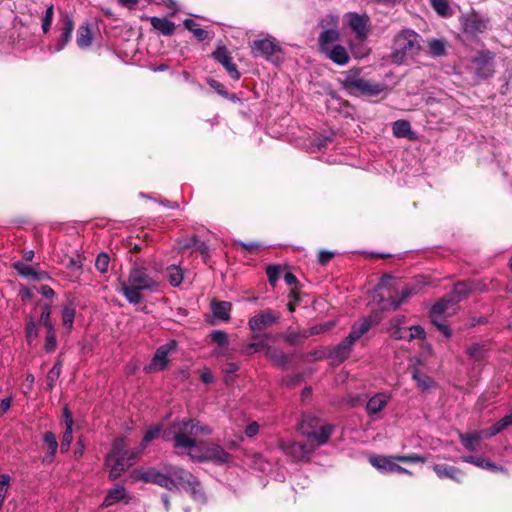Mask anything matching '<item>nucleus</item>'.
<instances>
[{
  "mask_svg": "<svg viewBox=\"0 0 512 512\" xmlns=\"http://www.w3.org/2000/svg\"><path fill=\"white\" fill-rule=\"evenodd\" d=\"M159 286L156 278L150 275L148 269L135 262L130 269L127 281H120V292L130 304H140L144 297L142 291H155Z\"/></svg>",
  "mask_w": 512,
  "mask_h": 512,
  "instance_id": "1",
  "label": "nucleus"
},
{
  "mask_svg": "<svg viewBox=\"0 0 512 512\" xmlns=\"http://www.w3.org/2000/svg\"><path fill=\"white\" fill-rule=\"evenodd\" d=\"M341 87L354 97H376L387 90V85L361 76V69L342 72L338 78Z\"/></svg>",
  "mask_w": 512,
  "mask_h": 512,
  "instance_id": "2",
  "label": "nucleus"
},
{
  "mask_svg": "<svg viewBox=\"0 0 512 512\" xmlns=\"http://www.w3.org/2000/svg\"><path fill=\"white\" fill-rule=\"evenodd\" d=\"M422 37L412 29H402L393 39L390 60L401 65L409 58L418 55L421 50Z\"/></svg>",
  "mask_w": 512,
  "mask_h": 512,
  "instance_id": "3",
  "label": "nucleus"
},
{
  "mask_svg": "<svg viewBox=\"0 0 512 512\" xmlns=\"http://www.w3.org/2000/svg\"><path fill=\"white\" fill-rule=\"evenodd\" d=\"M196 426H198V421L190 418L174 421L170 430L164 431L163 438L166 441L173 440L175 449H191L196 446L195 440L191 437Z\"/></svg>",
  "mask_w": 512,
  "mask_h": 512,
  "instance_id": "4",
  "label": "nucleus"
},
{
  "mask_svg": "<svg viewBox=\"0 0 512 512\" xmlns=\"http://www.w3.org/2000/svg\"><path fill=\"white\" fill-rule=\"evenodd\" d=\"M495 54L490 50H480L471 59V70L477 82L492 77L495 73Z\"/></svg>",
  "mask_w": 512,
  "mask_h": 512,
  "instance_id": "5",
  "label": "nucleus"
},
{
  "mask_svg": "<svg viewBox=\"0 0 512 512\" xmlns=\"http://www.w3.org/2000/svg\"><path fill=\"white\" fill-rule=\"evenodd\" d=\"M314 422L315 424H317V420L315 418L303 419V421L300 424V430L309 439L315 440L317 446H320L328 442L334 427L330 424H327L321 426L319 431H315L313 430Z\"/></svg>",
  "mask_w": 512,
  "mask_h": 512,
  "instance_id": "6",
  "label": "nucleus"
},
{
  "mask_svg": "<svg viewBox=\"0 0 512 512\" xmlns=\"http://www.w3.org/2000/svg\"><path fill=\"white\" fill-rule=\"evenodd\" d=\"M251 50L254 57H264L270 61H278L280 59L281 48L274 39L255 40L251 45Z\"/></svg>",
  "mask_w": 512,
  "mask_h": 512,
  "instance_id": "7",
  "label": "nucleus"
},
{
  "mask_svg": "<svg viewBox=\"0 0 512 512\" xmlns=\"http://www.w3.org/2000/svg\"><path fill=\"white\" fill-rule=\"evenodd\" d=\"M177 341L176 340H170L169 342L159 346L153 357L152 360L148 366V371H163L167 368L169 364L168 356L169 354L174 351L177 348Z\"/></svg>",
  "mask_w": 512,
  "mask_h": 512,
  "instance_id": "8",
  "label": "nucleus"
},
{
  "mask_svg": "<svg viewBox=\"0 0 512 512\" xmlns=\"http://www.w3.org/2000/svg\"><path fill=\"white\" fill-rule=\"evenodd\" d=\"M280 314L270 308L265 309L249 319L252 331H264L279 322Z\"/></svg>",
  "mask_w": 512,
  "mask_h": 512,
  "instance_id": "9",
  "label": "nucleus"
},
{
  "mask_svg": "<svg viewBox=\"0 0 512 512\" xmlns=\"http://www.w3.org/2000/svg\"><path fill=\"white\" fill-rule=\"evenodd\" d=\"M191 458L197 462H207L211 461L216 464H224L231 460L232 455L226 452L220 445L212 444L206 447L203 453L199 456H193L191 453H188Z\"/></svg>",
  "mask_w": 512,
  "mask_h": 512,
  "instance_id": "10",
  "label": "nucleus"
},
{
  "mask_svg": "<svg viewBox=\"0 0 512 512\" xmlns=\"http://www.w3.org/2000/svg\"><path fill=\"white\" fill-rule=\"evenodd\" d=\"M462 26L466 34L476 36L487 30L488 20L482 18L476 12H471L462 17Z\"/></svg>",
  "mask_w": 512,
  "mask_h": 512,
  "instance_id": "11",
  "label": "nucleus"
},
{
  "mask_svg": "<svg viewBox=\"0 0 512 512\" xmlns=\"http://www.w3.org/2000/svg\"><path fill=\"white\" fill-rule=\"evenodd\" d=\"M212 57L225 68L233 80L240 79L241 74L237 69V65L233 62V58L226 46L217 47V49L212 53Z\"/></svg>",
  "mask_w": 512,
  "mask_h": 512,
  "instance_id": "12",
  "label": "nucleus"
},
{
  "mask_svg": "<svg viewBox=\"0 0 512 512\" xmlns=\"http://www.w3.org/2000/svg\"><path fill=\"white\" fill-rule=\"evenodd\" d=\"M142 479L145 482L159 485L172 492L179 491V487L175 479H173L172 476L168 473L163 474L155 469H149L143 474Z\"/></svg>",
  "mask_w": 512,
  "mask_h": 512,
  "instance_id": "13",
  "label": "nucleus"
},
{
  "mask_svg": "<svg viewBox=\"0 0 512 512\" xmlns=\"http://www.w3.org/2000/svg\"><path fill=\"white\" fill-rule=\"evenodd\" d=\"M428 284H429V282H428L427 276H423V275L417 276L415 278V281L413 284L407 285L406 287H404L402 289L400 299L392 300L391 304L393 305V308L397 309L400 306V304L402 302H404L405 300H407L410 296L417 295V294L421 293L423 287Z\"/></svg>",
  "mask_w": 512,
  "mask_h": 512,
  "instance_id": "14",
  "label": "nucleus"
},
{
  "mask_svg": "<svg viewBox=\"0 0 512 512\" xmlns=\"http://www.w3.org/2000/svg\"><path fill=\"white\" fill-rule=\"evenodd\" d=\"M396 461L395 456H375L370 458L371 465L379 470L411 475L409 470L398 465Z\"/></svg>",
  "mask_w": 512,
  "mask_h": 512,
  "instance_id": "15",
  "label": "nucleus"
},
{
  "mask_svg": "<svg viewBox=\"0 0 512 512\" xmlns=\"http://www.w3.org/2000/svg\"><path fill=\"white\" fill-rule=\"evenodd\" d=\"M106 464L110 467L109 476L112 479L120 477L123 472L132 466V462L130 459H126V455H108Z\"/></svg>",
  "mask_w": 512,
  "mask_h": 512,
  "instance_id": "16",
  "label": "nucleus"
},
{
  "mask_svg": "<svg viewBox=\"0 0 512 512\" xmlns=\"http://www.w3.org/2000/svg\"><path fill=\"white\" fill-rule=\"evenodd\" d=\"M433 471L440 479L447 478L455 481L456 483H462L466 476L463 470L448 464H435L433 466Z\"/></svg>",
  "mask_w": 512,
  "mask_h": 512,
  "instance_id": "17",
  "label": "nucleus"
},
{
  "mask_svg": "<svg viewBox=\"0 0 512 512\" xmlns=\"http://www.w3.org/2000/svg\"><path fill=\"white\" fill-rule=\"evenodd\" d=\"M353 344L348 343L344 338L340 343H338L328 354V359L331 361L332 365H340L346 359L349 358L352 351Z\"/></svg>",
  "mask_w": 512,
  "mask_h": 512,
  "instance_id": "18",
  "label": "nucleus"
},
{
  "mask_svg": "<svg viewBox=\"0 0 512 512\" xmlns=\"http://www.w3.org/2000/svg\"><path fill=\"white\" fill-rule=\"evenodd\" d=\"M368 23L369 17L364 15H359L357 13L349 14V26L356 34L357 38L364 39L368 34Z\"/></svg>",
  "mask_w": 512,
  "mask_h": 512,
  "instance_id": "19",
  "label": "nucleus"
},
{
  "mask_svg": "<svg viewBox=\"0 0 512 512\" xmlns=\"http://www.w3.org/2000/svg\"><path fill=\"white\" fill-rule=\"evenodd\" d=\"M58 446L56 435L52 431H46L43 434V449L46 450V453L42 463L50 464L54 461Z\"/></svg>",
  "mask_w": 512,
  "mask_h": 512,
  "instance_id": "20",
  "label": "nucleus"
},
{
  "mask_svg": "<svg viewBox=\"0 0 512 512\" xmlns=\"http://www.w3.org/2000/svg\"><path fill=\"white\" fill-rule=\"evenodd\" d=\"M61 23H62V34L56 44V50L61 51L64 49V47L67 45V43L70 41L72 32L74 30V21L73 18L65 13L61 16Z\"/></svg>",
  "mask_w": 512,
  "mask_h": 512,
  "instance_id": "21",
  "label": "nucleus"
},
{
  "mask_svg": "<svg viewBox=\"0 0 512 512\" xmlns=\"http://www.w3.org/2000/svg\"><path fill=\"white\" fill-rule=\"evenodd\" d=\"M14 268L20 276L28 278V279L40 281V280H46L49 278L47 272L36 269L33 266H28L22 262H16L14 264Z\"/></svg>",
  "mask_w": 512,
  "mask_h": 512,
  "instance_id": "22",
  "label": "nucleus"
},
{
  "mask_svg": "<svg viewBox=\"0 0 512 512\" xmlns=\"http://www.w3.org/2000/svg\"><path fill=\"white\" fill-rule=\"evenodd\" d=\"M166 472H168L173 479H177L183 489L186 488V486L195 483L196 476L181 467L169 466L166 468Z\"/></svg>",
  "mask_w": 512,
  "mask_h": 512,
  "instance_id": "23",
  "label": "nucleus"
},
{
  "mask_svg": "<svg viewBox=\"0 0 512 512\" xmlns=\"http://www.w3.org/2000/svg\"><path fill=\"white\" fill-rule=\"evenodd\" d=\"M145 19L149 20L152 27L164 36H171L175 32V23L168 20L167 18L153 16L146 17Z\"/></svg>",
  "mask_w": 512,
  "mask_h": 512,
  "instance_id": "24",
  "label": "nucleus"
},
{
  "mask_svg": "<svg viewBox=\"0 0 512 512\" xmlns=\"http://www.w3.org/2000/svg\"><path fill=\"white\" fill-rule=\"evenodd\" d=\"M482 433L483 432L481 431H474L470 433L459 432L458 436L461 444L466 450L475 452L482 440Z\"/></svg>",
  "mask_w": 512,
  "mask_h": 512,
  "instance_id": "25",
  "label": "nucleus"
},
{
  "mask_svg": "<svg viewBox=\"0 0 512 512\" xmlns=\"http://www.w3.org/2000/svg\"><path fill=\"white\" fill-rule=\"evenodd\" d=\"M373 323L370 319H364L359 324H354L349 332L348 336L345 337L348 343L354 344L364 334H366L372 327Z\"/></svg>",
  "mask_w": 512,
  "mask_h": 512,
  "instance_id": "26",
  "label": "nucleus"
},
{
  "mask_svg": "<svg viewBox=\"0 0 512 512\" xmlns=\"http://www.w3.org/2000/svg\"><path fill=\"white\" fill-rule=\"evenodd\" d=\"M267 358L272 361L273 365L285 370L291 360V356L278 350L277 348L268 347L266 350Z\"/></svg>",
  "mask_w": 512,
  "mask_h": 512,
  "instance_id": "27",
  "label": "nucleus"
},
{
  "mask_svg": "<svg viewBox=\"0 0 512 512\" xmlns=\"http://www.w3.org/2000/svg\"><path fill=\"white\" fill-rule=\"evenodd\" d=\"M471 284L469 280L458 281L454 284L453 290L449 297L454 298V304L456 305L458 302L466 299L470 294Z\"/></svg>",
  "mask_w": 512,
  "mask_h": 512,
  "instance_id": "28",
  "label": "nucleus"
},
{
  "mask_svg": "<svg viewBox=\"0 0 512 512\" xmlns=\"http://www.w3.org/2000/svg\"><path fill=\"white\" fill-rule=\"evenodd\" d=\"M389 397L386 394L378 393L371 397L367 404L366 410L370 415H375L383 410V408L387 405Z\"/></svg>",
  "mask_w": 512,
  "mask_h": 512,
  "instance_id": "29",
  "label": "nucleus"
},
{
  "mask_svg": "<svg viewBox=\"0 0 512 512\" xmlns=\"http://www.w3.org/2000/svg\"><path fill=\"white\" fill-rule=\"evenodd\" d=\"M393 134L397 138H407L413 140L415 138L414 132L411 130V125L408 120L400 119L392 125Z\"/></svg>",
  "mask_w": 512,
  "mask_h": 512,
  "instance_id": "30",
  "label": "nucleus"
},
{
  "mask_svg": "<svg viewBox=\"0 0 512 512\" xmlns=\"http://www.w3.org/2000/svg\"><path fill=\"white\" fill-rule=\"evenodd\" d=\"M454 298L449 297V295L444 296L439 301H437L430 310V317H441L444 315L450 308L454 307Z\"/></svg>",
  "mask_w": 512,
  "mask_h": 512,
  "instance_id": "31",
  "label": "nucleus"
},
{
  "mask_svg": "<svg viewBox=\"0 0 512 512\" xmlns=\"http://www.w3.org/2000/svg\"><path fill=\"white\" fill-rule=\"evenodd\" d=\"M463 462L473 464L477 467H480L482 469L491 470V471H497L501 470L502 467H498L495 463L491 462L489 459L480 457V456H463L462 458Z\"/></svg>",
  "mask_w": 512,
  "mask_h": 512,
  "instance_id": "32",
  "label": "nucleus"
},
{
  "mask_svg": "<svg viewBox=\"0 0 512 512\" xmlns=\"http://www.w3.org/2000/svg\"><path fill=\"white\" fill-rule=\"evenodd\" d=\"M213 315L223 321L230 319L231 303L226 301H213L211 304Z\"/></svg>",
  "mask_w": 512,
  "mask_h": 512,
  "instance_id": "33",
  "label": "nucleus"
},
{
  "mask_svg": "<svg viewBox=\"0 0 512 512\" xmlns=\"http://www.w3.org/2000/svg\"><path fill=\"white\" fill-rule=\"evenodd\" d=\"M427 46L432 57H441L447 54V42L443 39H429Z\"/></svg>",
  "mask_w": 512,
  "mask_h": 512,
  "instance_id": "34",
  "label": "nucleus"
},
{
  "mask_svg": "<svg viewBox=\"0 0 512 512\" xmlns=\"http://www.w3.org/2000/svg\"><path fill=\"white\" fill-rule=\"evenodd\" d=\"M412 379L416 381L417 387L426 391L435 386V381L428 375L421 374L417 368L412 370Z\"/></svg>",
  "mask_w": 512,
  "mask_h": 512,
  "instance_id": "35",
  "label": "nucleus"
},
{
  "mask_svg": "<svg viewBox=\"0 0 512 512\" xmlns=\"http://www.w3.org/2000/svg\"><path fill=\"white\" fill-rule=\"evenodd\" d=\"M125 497L124 487H117L110 489L101 505L103 508H107L115 503L120 502Z\"/></svg>",
  "mask_w": 512,
  "mask_h": 512,
  "instance_id": "36",
  "label": "nucleus"
},
{
  "mask_svg": "<svg viewBox=\"0 0 512 512\" xmlns=\"http://www.w3.org/2000/svg\"><path fill=\"white\" fill-rule=\"evenodd\" d=\"M92 43V33L89 24H83L77 31V45L86 48Z\"/></svg>",
  "mask_w": 512,
  "mask_h": 512,
  "instance_id": "37",
  "label": "nucleus"
},
{
  "mask_svg": "<svg viewBox=\"0 0 512 512\" xmlns=\"http://www.w3.org/2000/svg\"><path fill=\"white\" fill-rule=\"evenodd\" d=\"M184 490L190 494L193 500L205 503L206 502V495L202 489L201 483L198 480V478H195V483L186 486Z\"/></svg>",
  "mask_w": 512,
  "mask_h": 512,
  "instance_id": "38",
  "label": "nucleus"
},
{
  "mask_svg": "<svg viewBox=\"0 0 512 512\" xmlns=\"http://www.w3.org/2000/svg\"><path fill=\"white\" fill-rule=\"evenodd\" d=\"M329 58L338 65H345L349 61V55L342 45H335L330 51Z\"/></svg>",
  "mask_w": 512,
  "mask_h": 512,
  "instance_id": "39",
  "label": "nucleus"
},
{
  "mask_svg": "<svg viewBox=\"0 0 512 512\" xmlns=\"http://www.w3.org/2000/svg\"><path fill=\"white\" fill-rule=\"evenodd\" d=\"M75 315H76V309L71 303H69L63 307L62 323H63V326L69 331L73 328Z\"/></svg>",
  "mask_w": 512,
  "mask_h": 512,
  "instance_id": "40",
  "label": "nucleus"
},
{
  "mask_svg": "<svg viewBox=\"0 0 512 512\" xmlns=\"http://www.w3.org/2000/svg\"><path fill=\"white\" fill-rule=\"evenodd\" d=\"M184 27L191 31L193 35L199 40L204 41L208 38V32L200 27H198V24L193 21L192 19H186L183 22Z\"/></svg>",
  "mask_w": 512,
  "mask_h": 512,
  "instance_id": "41",
  "label": "nucleus"
},
{
  "mask_svg": "<svg viewBox=\"0 0 512 512\" xmlns=\"http://www.w3.org/2000/svg\"><path fill=\"white\" fill-rule=\"evenodd\" d=\"M25 336L28 343H32L38 337V326L32 316L25 318Z\"/></svg>",
  "mask_w": 512,
  "mask_h": 512,
  "instance_id": "42",
  "label": "nucleus"
},
{
  "mask_svg": "<svg viewBox=\"0 0 512 512\" xmlns=\"http://www.w3.org/2000/svg\"><path fill=\"white\" fill-rule=\"evenodd\" d=\"M466 352L474 361H481L485 357L486 350L483 345L473 344L467 348Z\"/></svg>",
  "mask_w": 512,
  "mask_h": 512,
  "instance_id": "43",
  "label": "nucleus"
},
{
  "mask_svg": "<svg viewBox=\"0 0 512 512\" xmlns=\"http://www.w3.org/2000/svg\"><path fill=\"white\" fill-rule=\"evenodd\" d=\"M339 38V33L334 29H327L321 32L319 36V43L320 45H328L335 41H337Z\"/></svg>",
  "mask_w": 512,
  "mask_h": 512,
  "instance_id": "44",
  "label": "nucleus"
},
{
  "mask_svg": "<svg viewBox=\"0 0 512 512\" xmlns=\"http://www.w3.org/2000/svg\"><path fill=\"white\" fill-rule=\"evenodd\" d=\"M109 263H110V257L107 253L102 252L98 254L96 261H95V268L102 274H105L108 272L109 269Z\"/></svg>",
  "mask_w": 512,
  "mask_h": 512,
  "instance_id": "45",
  "label": "nucleus"
},
{
  "mask_svg": "<svg viewBox=\"0 0 512 512\" xmlns=\"http://www.w3.org/2000/svg\"><path fill=\"white\" fill-rule=\"evenodd\" d=\"M127 443L124 438H117L113 441L111 452L108 455H127Z\"/></svg>",
  "mask_w": 512,
  "mask_h": 512,
  "instance_id": "46",
  "label": "nucleus"
},
{
  "mask_svg": "<svg viewBox=\"0 0 512 512\" xmlns=\"http://www.w3.org/2000/svg\"><path fill=\"white\" fill-rule=\"evenodd\" d=\"M265 348V344L264 342L261 340V336L260 335H253L252 336V342L249 343L246 347H245V352L247 354H253L255 352H258V351H261L262 349Z\"/></svg>",
  "mask_w": 512,
  "mask_h": 512,
  "instance_id": "47",
  "label": "nucleus"
},
{
  "mask_svg": "<svg viewBox=\"0 0 512 512\" xmlns=\"http://www.w3.org/2000/svg\"><path fill=\"white\" fill-rule=\"evenodd\" d=\"M169 270V282L172 286L177 287L183 281V272L176 266H170Z\"/></svg>",
  "mask_w": 512,
  "mask_h": 512,
  "instance_id": "48",
  "label": "nucleus"
},
{
  "mask_svg": "<svg viewBox=\"0 0 512 512\" xmlns=\"http://www.w3.org/2000/svg\"><path fill=\"white\" fill-rule=\"evenodd\" d=\"M281 267L279 265H268L266 268V274L268 281L271 286L275 287L277 281L280 278Z\"/></svg>",
  "mask_w": 512,
  "mask_h": 512,
  "instance_id": "49",
  "label": "nucleus"
},
{
  "mask_svg": "<svg viewBox=\"0 0 512 512\" xmlns=\"http://www.w3.org/2000/svg\"><path fill=\"white\" fill-rule=\"evenodd\" d=\"M210 338L213 343H216L220 347L228 345V334L222 330H213L210 333Z\"/></svg>",
  "mask_w": 512,
  "mask_h": 512,
  "instance_id": "50",
  "label": "nucleus"
},
{
  "mask_svg": "<svg viewBox=\"0 0 512 512\" xmlns=\"http://www.w3.org/2000/svg\"><path fill=\"white\" fill-rule=\"evenodd\" d=\"M432 8L440 15L447 16L450 6L448 0H430Z\"/></svg>",
  "mask_w": 512,
  "mask_h": 512,
  "instance_id": "51",
  "label": "nucleus"
},
{
  "mask_svg": "<svg viewBox=\"0 0 512 512\" xmlns=\"http://www.w3.org/2000/svg\"><path fill=\"white\" fill-rule=\"evenodd\" d=\"M191 242H193L194 248L197 252L201 254V256L204 258V261H207V258L209 257V247L208 245L200 241L196 235L191 237Z\"/></svg>",
  "mask_w": 512,
  "mask_h": 512,
  "instance_id": "52",
  "label": "nucleus"
},
{
  "mask_svg": "<svg viewBox=\"0 0 512 512\" xmlns=\"http://www.w3.org/2000/svg\"><path fill=\"white\" fill-rule=\"evenodd\" d=\"M57 346L56 332L55 328L51 330H47V335L45 338L44 349L47 353H51L55 350Z\"/></svg>",
  "mask_w": 512,
  "mask_h": 512,
  "instance_id": "53",
  "label": "nucleus"
},
{
  "mask_svg": "<svg viewBox=\"0 0 512 512\" xmlns=\"http://www.w3.org/2000/svg\"><path fill=\"white\" fill-rule=\"evenodd\" d=\"M9 483H10L9 475H7V474L0 475V510L2 509L5 498L7 496Z\"/></svg>",
  "mask_w": 512,
  "mask_h": 512,
  "instance_id": "54",
  "label": "nucleus"
},
{
  "mask_svg": "<svg viewBox=\"0 0 512 512\" xmlns=\"http://www.w3.org/2000/svg\"><path fill=\"white\" fill-rule=\"evenodd\" d=\"M207 83L212 89H214L219 95L223 96L224 98H231V99L235 98V95L230 96V94L226 90L225 86L222 83H220L219 81H217L213 78H210V79H208Z\"/></svg>",
  "mask_w": 512,
  "mask_h": 512,
  "instance_id": "55",
  "label": "nucleus"
},
{
  "mask_svg": "<svg viewBox=\"0 0 512 512\" xmlns=\"http://www.w3.org/2000/svg\"><path fill=\"white\" fill-rule=\"evenodd\" d=\"M54 17V6L51 4L47 7L45 15L42 19V30L44 33H48Z\"/></svg>",
  "mask_w": 512,
  "mask_h": 512,
  "instance_id": "56",
  "label": "nucleus"
},
{
  "mask_svg": "<svg viewBox=\"0 0 512 512\" xmlns=\"http://www.w3.org/2000/svg\"><path fill=\"white\" fill-rule=\"evenodd\" d=\"M395 460L402 463H424L426 459L416 453H412L409 455H396Z\"/></svg>",
  "mask_w": 512,
  "mask_h": 512,
  "instance_id": "57",
  "label": "nucleus"
},
{
  "mask_svg": "<svg viewBox=\"0 0 512 512\" xmlns=\"http://www.w3.org/2000/svg\"><path fill=\"white\" fill-rule=\"evenodd\" d=\"M72 440H73V428L68 429L66 427V429L63 433V436H62L61 444H60V450L62 453H66L69 450Z\"/></svg>",
  "mask_w": 512,
  "mask_h": 512,
  "instance_id": "58",
  "label": "nucleus"
},
{
  "mask_svg": "<svg viewBox=\"0 0 512 512\" xmlns=\"http://www.w3.org/2000/svg\"><path fill=\"white\" fill-rule=\"evenodd\" d=\"M408 341H412L414 339H424L426 336L425 330L420 325H413L408 328Z\"/></svg>",
  "mask_w": 512,
  "mask_h": 512,
  "instance_id": "59",
  "label": "nucleus"
},
{
  "mask_svg": "<svg viewBox=\"0 0 512 512\" xmlns=\"http://www.w3.org/2000/svg\"><path fill=\"white\" fill-rule=\"evenodd\" d=\"M333 327H334V323L333 322H326V323L316 324V325H314V326L309 328V334H312V336L313 335H318V334H321V333H324V332H327V331L331 330Z\"/></svg>",
  "mask_w": 512,
  "mask_h": 512,
  "instance_id": "60",
  "label": "nucleus"
},
{
  "mask_svg": "<svg viewBox=\"0 0 512 512\" xmlns=\"http://www.w3.org/2000/svg\"><path fill=\"white\" fill-rule=\"evenodd\" d=\"M160 432L161 428L159 426L150 427L143 437L142 444L146 445L147 443L151 442L159 436Z\"/></svg>",
  "mask_w": 512,
  "mask_h": 512,
  "instance_id": "61",
  "label": "nucleus"
},
{
  "mask_svg": "<svg viewBox=\"0 0 512 512\" xmlns=\"http://www.w3.org/2000/svg\"><path fill=\"white\" fill-rule=\"evenodd\" d=\"M431 322L437 327L439 331H441L446 337L451 336V330L449 329L448 325L445 323V321L439 320L440 317H430Z\"/></svg>",
  "mask_w": 512,
  "mask_h": 512,
  "instance_id": "62",
  "label": "nucleus"
},
{
  "mask_svg": "<svg viewBox=\"0 0 512 512\" xmlns=\"http://www.w3.org/2000/svg\"><path fill=\"white\" fill-rule=\"evenodd\" d=\"M234 246L246 252H253L259 248V244L257 242L235 241Z\"/></svg>",
  "mask_w": 512,
  "mask_h": 512,
  "instance_id": "63",
  "label": "nucleus"
},
{
  "mask_svg": "<svg viewBox=\"0 0 512 512\" xmlns=\"http://www.w3.org/2000/svg\"><path fill=\"white\" fill-rule=\"evenodd\" d=\"M335 256L334 252L321 250L318 254V263L322 266H326Z\"/></svg>",
  "mask_w": 512,
  "mask_h": 512,
  "instance_id": "64",
  "label": "nucleus"
}]
</instances>
